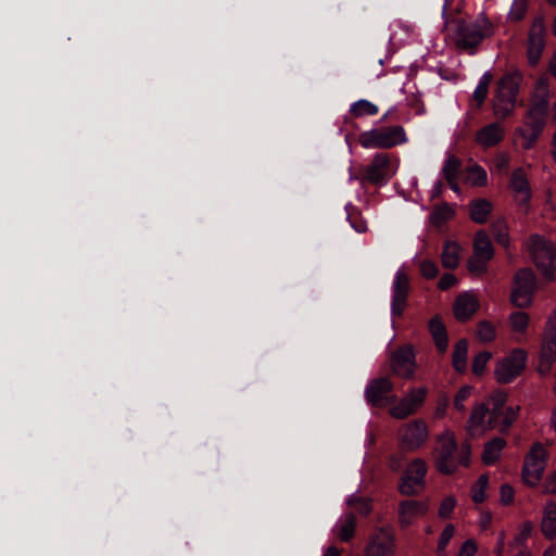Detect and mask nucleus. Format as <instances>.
<instances>
[{
  "label": "nucleus",
  "instance_id": "nucleus-1",
  "mask_svg": "<svg viewBox=\"0 0 556 556\" xmlns=\"http://www.w3.org/2000/svg\"><path fill=\"white\" fill-rule=\"evenodd\" d=\"M470 462V447L464 443L458 448L453 431L444 430L437 440L434 464L439 472L453 475L459 466L467 467Z\"/></svg>",
  "mask_w": 556,
  "mask_h": 556
},
{
  "label": "nucleus",
  "instance_id": "nucleus-2",
  "mask_svg": "<svg viewBox=\"0 0 556 556\" xmlns=\"http://www.w3.org/2000/svg\"><path fill=\"white\" fill-rule=\"evenodd\" d=\"M521 81L519 72L506 73L497 85V94L494 101V114L500 118L509 116L516 105V96Z\"/></svg>",
  "mask_w": 556,
  "mask_h": 556
},
{
  "label": "nucleus",
  "instance_id": "nucleus-3",
  "mask_svg": "<svg viewBox=\"0 0 556 556\" xmlns=\"http://www.w3.org/2000/svg\"><path fill=\"white\" fill-rule=\"evenodd\" d=\"M528 249L538 269L547 279L554 278L556 273V247L554 243L539 235H533L529 239Z\"/></svg>",
  "mask_w": 556,
  "mask_h": 556
},
{
  "label": "nucleus",
  "instance_id": "nucleus-4",
  "mask_svg": "<svg viewBox=\"0 0 556 556\" xmlns=\"http://www.w3.org/2000/svg\"><path fill=\"white\" fill-rule=\"evenodd\" d=\"M406 140L405 131L401 126L383 127L364 131L358 141L366 149H389Z\"/></svg>",
  "mask_w": 556,
  "mask_h": 556
},
{
  "label": "nucleus",
  "instance_id": "nucleus-5",
  "mask_svg": "<svg viewBox=\"0 0 556 556\" xmlns=\"http://www.w3.org/2000/svg\"><path fill=\"white\" fill-rule=\"evenodd\" d=\"M473 253L467 262L470 274L481 276L486 273L488 264L494 256L492 242L484 230H479L472 243Z\"/></svg>",
  "mask_w": 556,
  "mask_h": 556
},
{
  "label": "nucleus",
  "instance_id": "nucleus-6",
  "mask_svg": "<svg viewBox=\"0 0 556 556\" xmlns=\"http://www.w3.org/2000/svg\"><path fill=\"white\" fill-rule=\"evenodd\" d=\"M493 33L492 23L485 16H479L472 23H462L457 30V43L463 48H472Z\"/></svg>",
  "mask_w": 556,
  "mask_h": 556
},
{
  "label": "nucleus",
  "instance_id": "nucleus-7",
  "mask_svg": "<svg viewBox=\"0 0 556 556\" xmlns=\"http://www.w3.org/2000/svg\"><path fill=\"white\" fill-rule=\"evenodd\" d=\"M548 453L541 443H534L527 454L522 468V477L526 484L535 486L542 480Z\"/></svg>",
  "mask_w": 556,
  "mask_h": 556
},
{
  "label": "nucleus",
  "instance_id": "nucleus-8",
  "mask_svg": "<svg viewBox=\"0 0 556 556\" xmlns=\"http://www.w3.org/2000/svg\"><path fill=\"white\" fill-rule=\"evenodd\" d=\"M527 352L522 349H515L509 355L500 361L495 367L494 376L500 383H509L526 368Z\"/></svg>",
  "mask_w": 556,
  "mask_h": 556
},
{
  "label": "nucleus",
  "instance_id": "nucleus-9",
  "mask_svg": "<svg viewBox=\"0 0 556 556\" xmlns=\"http://www.w3.org/2000/svg\"><path fill=\"white\" fill-rule=\"evenodd\" d=\"M536 286V278L530 268H522L515 275L514 289L510 300L514 305L522 308L532 303V296Z\"/></svg>",
  "mask_w": 556,
  "mask_h": 556
},
{
  "label": "nucleus",
  "instance_id": "nucleus-10",
  "mask_svg": "<svg viewBox=\"0 0 556 556\" xmlns=\"http://www.w3.org/2000/svg\"><path fill=\"white\" fill-rule=\"evenodd\" d=\"M429 432L426 422L421 419H415L403 425L399 430V440L401 447L405 451H416L428 440Z\"/></svg>",
  "mask_w": 556,
  "mask_h": 556
},
{
  "label": "nucleus",
  "instance_id": "nucleus-11",
  "mask_svg": "<svg viewBox=\"0 0 556 556\" xmlns=\"http://www.w3.org/2000/svg\"><path fill=\"white\" fill-rule=\"evenodd\" d=\"M427 465L420 459H414L405 470L399 490L403 495H417L425 488Z\"/></svg>",
  "mask_w": 556,
  "mask_h": 556
},
{
  "label": "nucleus",
  "instance_id": "nucleus-12",
  "mask_svg": "<svg viewBox=\"0 0 556 556\" xmlns=\"http://www.w3.org/2000/svg\"><path fill=\"white\" fill-rule=\"evenodd\" d=\"M390 367L393 375L403 379H412L417 367L413 345L404 344L394 350L390 355Z\"/></svg>",
  "mask_w": 556,
  "mask_h": 556
},
{
  "label": "nucleus",
  "instance_id": "nucleus-13",
  "mask_svg": "<svg viewBox=\"0 0 556 556\" xmlns=\"http://www.w3.org/2000/svg\"><path fill=\"white\" fill-rule=\"evenodd\" d=\"M395 536L391 529L381 528L370 535L363 556H395Z\"/></svg>",
  "mask_w": 556,
  "mask_h": 556
},
{
  "label": "nucleus",
  "instance_id": "nucleus-14",
  "mask_svg": "<svg viewBox=\"0 0 556 556\" xmlns=\"http://www.w3.org/2000/svg\"><path fill=\"white\" fill-rule=\"evenodd\" d=\"M393 382L388 377H380L369 381L365 390V397L372 406L383 407L395 402V395L391 394Z\"/></svg>",
  "mask_w": 556,
  "mask_h": 556
},
{
  "label": "nucleus",
  "instance_id": "nucleus-15",
  "mask_svg": "<svg viewBox=\"0 0 556 556\" xmlns=\"http://www.w3.org/2000/svg\"><path fill=\"white\" fill-rule=\"evenodd\" d=\"M410 291V278L408 274L400 268L394 276L392 286L391 313L393 316H402L407 305V298Z\"/></svg>",
  "mask_w": 556,
  "mask_h": 556
},
{
  "label": "nucleus",
  "instance_id": "nucleus-16",
  "mask_svg": "<svg viewBox=\"0 0 556 556\" xmlns=\"http://www.w3.org/2000/svg\"><path fill=\"white\" fill-rule=\"evenodd\" d=\"M394 173L395 170L392 167L389 154L378 153L367 166L365 179L372 185H383Z\"/></svg>",
  "mask_w": 556,
  "mask_h": 556
},
{
  "label": "nucleus",
  "instance_id": "nucleus-17",
  "mask_svg": "<svg viewBox=\"0 0 556 556\" xmlns=\"http://www.w3.org/2000/svg\"><path fill=\"white\" fill-rule=\"evenodd\" d=\"M426 395L427 389L424 387L412 389L405 397L391 407V416L396 419H404L408 417L422 405Z\"/></svg>",
  "mask_w": 556,
  "mask_h": 556
},
{
  "label": "nucleus",
  "instance_id": "nucleus-18",
  "mask_svg": "<svg viewBox=\"0 0 556 556\" xmlns=\"http://www.w3.org/2000/svg\"><path fill=\"white\" fill-rule=\"evenodd\" d=\"M544 33L545 26L543 21L541 18L535 20L529 31L527 49V56L531 66H535L542 55L545 46Z\"/></svg>",
  "mask_w": 556,
  "mask_h": 556
},
{
  "label": "nucleus",
  "instance_id": "nucleus-19",
  "mask_svg": "<svg viewBox=\"0 0 556 556\" xmlns=\"http://www.w3.org/2000/svg\"><path fill=\"white\" fill-rule=\"evenodd\" d=\"M505 137V127L500 123H491L480 128L475 135V142L482 149L496 147Z\"/></svg>",
  "mask_w": 556,
  "mask_h": 556
},
{
  "label": "nucleus",
  "instance_id": "nucleus-20",
  "mask_svg": "<svg viewBox=\"0 0 556 556\" xmlns=\"http://www.w3.org/2000/svg\"><path fill=\"white\" fill-rule=\"evenodd\" d=\"M428 511L427 502L407 500L403 501L399 507V519L402 526L412 525L417 518L422 517Z\"/></svg>",
  "mask_w": 556,
  "mask_h": 556
},
{
  "label": "nucleus",
  "instance_id": "nucleus-21",
  "mask_svg": "<svg viewBox=\"0 0 556 556\" xmlns=\"http://www.w3.org/2000/svg\"><path fill=\"white\" fill-rule=\"evenodd\" d=\"M478 308V299L469 292L459 294L453 305L454 316L459 321H466L471 318Z\"/></svg>",
  "mask_w": 556,
  "mask_h": 556
},
{
  "label": "nucleus",
  "instance_id": "nucleus-22",
  "mask_svg": "<svg viewBox=\"0 0 556 556\" xmlns=\"http://www.w3.org/2000/svg\"><path fill=\"white\" fill-rule=\"evenodd\" d=\"M489 429V409L482 403L472 409L467 422V432L470 437H479Z\"/></svg>",
  "mask_w": 556,
  "mask_h": 556
},
{
  "label": "nucleus",
  "instance_id": "nucleus-23",
  "mask_svg": "<svg viewBox=\"0 0 556 556\" xmlns=\"http://www.w3.org/2000/svg\"><path fill=\"white\" fill-rule=\"evenodd\" d=\"M510 188L520 204H527L531 198L530 184L522 168H517L510 177Z\"/></svg>",
  "mask_w": 556,
  "mask_h": 556
},
{
  "label": "nucleus",
  "instance_id": "nucleus-24",
  "mask_svg": "<svg viewBox=\"0 0 556 556\" xmlns=\"http://www.w3.org/2000/svg\"><path fill=\"white\" fill-rule=\"evenodd\" d=\"M518 407L508 406L504 410L489 413V428L506 432L517 418Z\"/></svg>",
  "mask_w": 556,
  "mask_h": 556
},
{
  "label": "nucleus",
  "instance_id": "nucleus-25",
  "mask_svg": "<svg viewBox=\"0 0 556 556\" xmlns=\"http://www.w3.org/2000/svg\"><path fill=\"white\" fill-rule=\"evenodd\" d=\"M541 531L547 539L556 535V502L548 501L542 511Z\"/></svg>",
  "mask_w": 556,
  "mask_h": 556
},
{
  "label": "nucleus",
  "instance_id": "nucleus-26",
  "mask_svg": "<svg viewBox=\"0 0 556 556\" xmlns=\"http://www.w3.org/2000/svg\"><path fill=\"white\" fill-rule=\"evenodd\" d=\"M429 331L433 338L437 350L444 353L448 346L446 328L439 316H434L429 321Z\"/></svg>",
  "mask_w": 556,
  "mask_h": 556
},
{
  "label": "nucleus",
  "instance_id": "nucleus-27",
  "mask_svg": "<svg viewBox=\"0 0 556 556\" xmlns=\"http://www.w3.org/2000/svg\"><path fill=\"white\" fill-rule=\"evenodd\" d=\"M546 112L544 104H532L521 128L542 134Z\"/></svg>",
  "mask_w": 556,
  "mask_h": 556
},
{
  "label": "nucleus",
  "instance_id": "nucleus-28",
  "mask_svg": "<svg viewBox=\"0 0 556 556\" xmlns=\"http://www.w3.org/2000/svg\"><path fill=\"white\" fill-rule=\"evenodd\" d=\"M493 208L492 203L486 199H476L469 203V216L477 224H484Z\"/></svg>",
  "mask_w": 556,
  "mask_h": 556
},
{
  "label": "nucleus",
  "instance_id": "nucleus-29",
  "mask_svg": "<svg viewBox=\"0 0 556 556\" xmlns=\"http://www.w3.org/2000/svg\"><path fill=\"white\" fill-rule=\"evenodd\" d=\"M460 245L454 241H446L443 245L441 262L444 268L454 269L459 264Z\"/></svg>",
  "mask_w": 556,
  "mask_h": 556
},
{
  "label": "nucleus",
  "instance_id": "nucleus-30",
  "mask_svg": "<svg viewBox=\"0 0 556 556\" xmlns=\"http://www.w3.org/2000/svg\"><path fill=\"white\" fill-rule=\"evenodd\" d=\"M506 441L503 438H494L484 445L482 460L485 465L494 464L501 456Z\"/></svg>",
  "mask_w": 556,
  "mask_h": 556
},
{
  "label": "nucleus",
  "instance_id": "nucleus-31",
  "mask_svg": "<svg viewBox=\"0 0 556 556\" xmlns=\"http://www.w3.org/2000/svg\"><path fill=\"white\" fill-rule=\"evenodd\" d=\"M468 341L460 339L454 345L452 364L456 371L463 372L467 368Z\"/></svg>",
  "mask_w": 556,
  "mask_h": 556
},
{
  "label": "nucleus",
  "instance_id": "nucleus-32",
  "mask_svg": "<svg viewBox=\"0 0 556 556\" xmlns=\"http://www.w3.org/2000/svg\"><path fill=\"white\" fill-rule=\"evenodd\" d=\"M391 35L389 37V43L396 48L405 42L412 33V28L408 25H404L401 22H395L391 25Z\"/></svg>",
  "mask_w": 556,
  "mask_h": 556
},
{
  "label": "nucleus",
  "instance_id": "nucleus-33",
  "mask_svg": "<svg viewBox=\"0 0 556 556\" xmlns=\"http://www.w3.org/2000/svg\"><path fill=\"white\" fill-rule=\"evenodd\" d=\"M356 527V517L353 513H349L345 517L338 523V536L340 540L344 542H349L355 532Z\"/></svg>",
  "mask_w": 556,
  "mask_h": 556
},
{
  "label": "nucleus",
  "instance_id": "nucleus-34",
  "mask_svg": "<svg viewBox=\"0 0 556 556\" xmlns=\"http://www.w3.org/2000/svg\"><path fill=\"white\" fill-rule=\"evenodd\" d=\"M462 160L455 155H448L444 162L442 174L445 180L458 179L462 173Z\"/></svg>",
  "mask_w": 556,
  "mask_h": 556
},
{
  "label": "nucleus",
  "instance_id": "nucleus-35",
  "mask_svg": "<svg viewBox=\"0 0 556 556\" xmlns=\"http://www.w3.org/2000/svg\"><path fill=\"white\" fill-rule=\"evenodd\" d=\"M548 97V83L546 78L542 77L536 81L535 87L533 89L532 104H544V110L547 111Z\"/></svg>",
  "mask_w": 556,
  "mask_h": 556
},
{
  "label": "nucleus",
  "instance_id": "nucleus-36",
  "mask_svg": "<svg viewBox=\"0 0 556 556\" xmlns=\"http://www.w3.org/2000/svg\"><path fill=\"white\" fill-rule=\"evenodd\" d=\"M491 232L496 242L504 248L509 247L508 226L504 219H496L491 225Z\"/></svg>",
  "mask_w": 556,
  "mask_h": 556
},
{
  "label": "nucleus",
  "instance_id": "nucleus-37",
  "mask_svg": "<svg viewBox=\"0 0 556 556\" xmlns=\"http://www.w3.org/2000/svg\"><path fill=\"white\" fill-rule=\"evenodd\" d=\"M455 212L454 210L446 203L437 206L430 215V220L435 226H441L447 220L452 219Z\"/></svg>",
  "mask_w": 556,
  "mask_h": 556
},
{
  "label": "nucleus",
  "instance_id": "nucleus-38",
  "mask_svg": "<svg viewBox=\"0 0 556 556\" xmlns=\"http://www.w3.org/2000/svg\"><path fill=\"white\" fill-rule=\"evenodd\" d=\"M530 321L529 314L518 311L509 315V325L513 331L518 333H525Z\"/></svg>",
  "mask_w": 556,
  "mask_h": 556
},
{
  "label": "nucleus",
  "instance_id": "nucleus-39",
  "mask_svg": "<svg viewBox=\"0 0 556 556\" xmlns=\"http://www.w3.org/2000/svg\"><path fill=\"white\" fill-rule=\"evenodd\" d=\"M350 112L355 117H362L377 114L378 108L367 100H358L352 104Z\"/></svg>",
  "mask_w": 556,
  "mask_h": 556
},
{
  "label": "nucleus",
  "instance_id": "nucleus-40",
  "mask_svg": "<svg viewBox=\"0 0 556 556\" xmlns=\"http://www.w3.org/2000/svg\"><path fill=\"white\" fill-rule=\"evenodd\" d=\"M556 362V343L553 341H543L541 349V366L546 365V370L549 369L553 363Z\"/></svg>",
  "mask_w": 556,
  "mask_h": 556
},
{
  "label": "nucleus",
  "instance_id": "nucleus-41",
  "mask_svg": "<svg viewBox=\"0 0 556 556\" xmlns=\"http://www.w3.org/2000/svg\"><path fill=\"white\" fill-rule=\"evenodd\" d=\"M491 78L492 76L485 73L473 91L472 101L476 102L477 108L481 106V104L484 102L488 96L489 84L491 81Z\"/></svg>",
  "mask_w": 556,
  "mask_h": 556
},
{
  "label": "nucleus",
  "instance_id": "nucleus-42",
  "mask_svg": "<svg viewBox=\"0 0 556 556\" xmlns=\"http://www.w3.org/2000/svg\"><path fill=\"white\" fill-rule=\"evenodd\" d=\"M489 485V477L481 475L471 488V497L475 503H482L486 498L485 491Z\"/></svg>",
  "mask_w": 556,
  "mask_h": 556
},
{
  "label": "nucleus",
  "instance_id": "nucleus-43",
  "mask_svg": "<svg viewBox=\"0 0 556 556\" xmlns=\"http://www.w3.org/2000/svg\"><path fill=\"white\" fill-rule=\"evenodd\" d=\"M468 181L476 187H482L486 185L488 174L480 165H473L468 168Z\"/></svg>",
  "mask_w": 556,
  "mask_h": 556
},
{
  "label": "nucleus",
  "instance_id": "nucleus-44",
  "mask_svg": "<svg viewBox=\"0 0 556 556\" xmlns=\"http://www.w3.org/2000/svg\"><path fill=\"white\" fill-rule=\"evenodd\" d=\"M496 332L494 326L489 321H480L477 326V338L483 342H491L495 339Z\"/></svg>",
  "mask_w": 556,
  "mask_h": 556
},
{
  "label": "nucleus",
  "instance_id": "nucleus-45",
  "mask_svg": "<svg viewBox=\"0 0 556 556\" xmlns=\"http://www.w3.org/2000/svg\"><path fill=\"white\" fill-rule=\"evenodd\" d=\"M348 503L359 515L366 516L371 511V504L368 498L353 495L349 498Z\"/></svg>",
  "mask_w": 556,
  "mask_h": 556
},
{
  "label": "nucleus",
  "instance_id": "nucleus-46",
  "mask_svg": "<svg viewBox=\"0 0 556 556\" xmlns=\"http://www.w3.org/2000/svg\"><path fill=\"white\" fill-rule=\"evenodd\" d=\"M491 357H492V354L486 351H483V352H480L479 354H477L473 357L472 365H471L472 372L477 376L482 375L485 369V366Z\"/></svg>",
  "mask_w": 556,
  "mask_h": 556
},
{
  "label": "nucleus",
  "instance_id": "nucleus-47",
  "mask_svg": "<svg viewBox=\"0 0 556 556\" xmlns=\"http://www.w3.org/2000/svg\"><path fill=\"white\" fill-rule=\"evenodd\" d=\"M505 404H506V394L503 392H496L490 396L489 402L485 405H486V408L489 409V413L490 412L496 413V412L504 410L505 408H507L508 406H506Z\"/></svg>",
  "mask_w": 556,
  "mask_h": 556
},
{
  "label": "nucleus",
  "instance_id": "nucleus-48",
  "mask_svg": "<svg viewBox=\"0 0 556 556\" xmlns=\"http://www.w3.org/2000/svg\"><path fill=\"white\" fill-rule=\"evenodd\" d=\"M456 504H457V501L454 496L445 497L439 506V510H438L439 517L442 519L450 518Z\"/></svg>",
  "mask_w": 556,
  "mask_h": 556
},
{
  "label": "nucleus",
  "instance_id": "nucleus-49",
  "mask_svg": "<svg viewBox=\"0 0 556 556\" xmlns=\"http://www.w3.org/2000/svg\"><path fill=\"white\" fill-rule=\"evenodd\" d=\"M518 134L522 138L521 146L526 150L531 149L533 147V144L536 142V140L539 139V137L541 136V134H539V132L523 129V128H519Z\"/></svg>",
  "mask_w": 556,
  "mask_h": 556
},
{
  "label": "nucleus",
  "instance_id": "nucleus-50",
  "mask_svg": "<svg viewBox=\"0 0 556 556\" xmlns=\"http://www.w3.org/2000/svg\"><path fill=\"white\" fill-rule=\"evenodd\" d=\"M419 269L422 277L433 279L438 275V266L433 261L424 260L419 263Z\"/></svg>",
  "mask_w": 556,
  "mask_h": 556
},
{
  "label": "nucleus",
  "instance_id": "nucleus-51",
  "mask_svg": "<svg viewBox=\"0 0 556 556\" xmlns=\"http://www.w3.org/2000/svg\"><path fill=\"white\" fill-rule=\"evenodd\" d=\"M527 10V0H514L509 16L511 20L519 21L523 17Z\"/></svg>",
  "mask_w": 556,
  "mask_h": 556
},
{
  "label": "nucleus",
  "instance_id": "nucleus-52",
  "mask_svg": "<svg viewBox=\"0 0 556 556\" xmlns=\"http://www.w3.org/2000/svg\"><path fill=\"white\" fill-rule=\"evenodd\" d=\"M471 394V387L465 386L459 389L457 394L454 397V407L460 412L465 410V401L468 400V397Z\"/></svg>",
  "mask_w": 556,
  "mask_h": 556
},
{
  "label": "nucleus",
  "instance_id": "nucleus-53",
  "mask_svg": "<svg viewBox=\"0 0 556 556\" xmlns=\"http://www.w3.org/2000/svg\"><path fill=\"white\" fill-rule=\"evenodd\" d=\"M454 532H455V529H454L453 525L450 523V525L445 526V528L443 529V531L440 535L439 543H438V552L439 553H441L445 549V547L450 543L451 539L453 538Z\"/></svg>",
  "mask_w": 556,
  "mask_h": 556
},
{
  "label": "nucleus",
  "instance_id": "nucleus-54",
  "mask_svg": "<svg viewBox=\"0 0 556 556\" xmlns=\"http://www.w3.org/2000/svg\"><path fill=\"white\" fill-rule=\"evenodd\" d=\"M514 489L509 484H503L500 491L501 503L507 505L513 502Z\"/></svg>",
  "mask_w": 556,
  "mask_h": 556
},
{
  "label": "nucleus",
  "instance_id": "nucleus-55",
  "mask_svg": "<svg viewBox=\"0 0 556 556\" xmlns=\"http://www.w3.org/2000/svg\"><path fill=\"white\" fill-rule=\"evenodd\" d=\"M456 282V277L453 274L446 273L440 278L438 287L441 290H447L448 288L453 287Z\"/></svg>",
  "mask_w": 556,
  "mask_h": 556
},
{
  "label": "nucleus",
  "instance_id": "nucleus-56",
  "mask_svg": "<svg viewBox=\"0 0 556 556\" xmlns=\"http://www.w3.org/2000/svg\"><path fill=\"white\" fill-rule=\"evenodd\" d=\"M476 553H477V545H476V543L472 540H467L463 544V546H462V548H460V551L458 553V556H475Z\"/></svg>",
  "mask_w": 556,
  "mask_h": 556
},
{
  "label": "nucleus",
  "instance_id": "nucleus-57",
  "mask_svg": "<svg viewBox=\"0 0 556 556\" xmlns=\"http://www.w3.org/2000/svg\"><path fill=\"white\" fill-rule=\"evenodd\" d=\"M544 339L556 343V317L547 321Z\"/></svg>",
  "mask_w": 556,
  "mask_h": 556
},
{
  "label": "nucleus",
  "instance_id": "nucleus-58",
  "mask_svg": "<svg viewBox=\"0 0 556 556\" xmlns=\"http://www.w3.org/2000/svg\"><path fill=\"white\" fill-rule=\"evenodd\" d=\"M544 491L549 494H556V470L547 477L544 483Z\"/></svg>",
  "mask_w": 556,
  "mask_h": 556
},
{
  "label": "nucleus",
  "instance_id": "nucleus-59",
  "mask_svg": "<svg viewBox=\"0 0 556 556\" xmlns=\"http://www.w3.org/2000/svg\"><path fill=\"white\" fill-rule=\"evenodd\" d=\"M533 531V525L530 521H526L521 525L519 536L521 540H527Z\"/></svg>",
  "mask_w": 556,
  "mask_h": 556
},
{
  "label": "nucleus",
  "instance_id": "nucleus-60",
  "mask_svg": "<svg viewBox=\"0 0 556 556\" xmlns=\"http://www.w3.org/2000/svg\"><path fill=\"white\" fill-rule=\"evenodd\" d=\"M491 521H492V515L490 511H482L480 514L479 525L483 530H485L490 527Z\"/></svg>",
  "mask_w": 556,
  "mask_h": 556
},
{
  "label": "nucleus",
  "instance_id": "nucleus-61",
  "mask_svg": "<svg viewBox=\"0 0 556 556\" xmlns=\"http://www.w3.org/2000/svg\"><path fill=\"white\" fill-rule=\"evenodd\" d=\"M352 227L357 231V232H365L367 230V225L365 222L363 220H359V222H352L351 223Z\"/></svg>",
  "mask_w": 556,
  "mask_h": 556
},
{
  "label": "nucleus",
  "instance_id": "nucleus-62",
  "mask_svg": "<svg viewBox=\"0 0 556 556\" xmlns=\"http://www.w3.org/2000/svg\"><path fill=\"white\" fill-rule=\"evenodd\" d=\"M323 556H341V551L336 546H329Z\"/></svg>",
  "mask_w": 556,
  "mask_h": 556
},
{
  "label": "nucleus",
  "instance_id": "nucleus-63",
  "mask_svg": "<svg viewBox=\"0 0 556 556\" xmlns=\"http://www.w3.org/2000/svg\"><path fill=\"white\" fill-rule=\"evenodd\" d=\"M450 188L455 191V192H459V185H458V179H453V180H446Z\"/></svg>",
  "mask_w": 556,
  "mask_h": 556
},
{
  "label": "nucleus",
  "instance_id": "nucleus-64",
  "mask_svg": "<svg viewBox=\"0 0 556 556\" xmlns=\"http://www.w3.org/2000/svg\"><path fill=\"white\" fill-rule=\"evenodd\" d=\"M549 70H556V51L554 52L549 61Z\"/></svg>",
  "mask_w": 556,
  "mask_h": 556
}]
</instances>
